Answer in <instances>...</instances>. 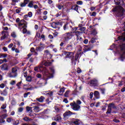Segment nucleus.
Listing matches in <instances>:
<instances>
[{"mask_svg":"<svg viewBox=\"0 0 125 125\" xmlns=\"http://www.w3.org/2000/svg\"><path fill=\"white\" fill-rule=\"evenodd\" d=\"M41 71V72H43V76L44 77H46L49 79H51L54 77L53 75L55 74V70L54 69V67H49V70L51 73L49 72V70L47 69L45 67L42 66V65H41L39 67H35L34 68L35 71L38 72V70Z\"/></svg>","mask_w":125,"mask_h":125,"instance_id":"f257e3e1","label":"nucleus"},{"mask_svg":"<svg viewBox=\"0 0 125 125\" xmlns=\"http://www.w3.org/2000/svg\"><path fill=\"white\" fill-rule=\"evenodd\" d=\"M27 22L25 21L24 20H21L19 22L18 28L20 29V30L22 29L23 34H26L27 33Z\"/></svg>","mask_w":125,"mask_h":125,"instance_id":"f03ea898","label":"nucleus"},{"mask_svg":"<svg viewBox=\"0 0 125 125\" xmlns=\"http://www.w3.org/2000/svg\"><path fill=\"white\" fill-rule=\"evenodd\" d=\"M112 12H116L119 16H123L125 13V9L123 7L117 6L112 9Z\"/></svg>","mask_w":125,"mask_h":125,"instance_id":"7ed1b4c3","label":"nucleus"},{"mask_svg":"<svg viewBox=\"0 0 125 125\" xmlns=\"http://www.w3.org/2000/svg\"><path fill=\"white\" fill-rule=\"evenodd\" d=\"M82 104V102L80 100H77L76 103L73 102V103H70V105L72 107V109L74 111H80L81 110V105Z\"/></svg>","mask_w":125,"mask_h":125,"instance_id":"20e7f679","label":"nucleus"},{"mask_svg":"<svg viewBox=\"0 0 125 125\" xmlns=\"http://www.w3.org/2000/svg\"><path fill=\"white\" fill-rule=\"evenodd\" d=\"M17 75V68L16 67H12V71L7 73V76L9 78H16Z\"/></svg>","mask_w":125,"mask_h":125,"instance_id":"39448f33","label":"nucleus"},{"mask_svg":"<svg viewBox=\"0 0 125 125\" xmlns=\"http://www.w3.org/2000/svg\"><path fill=\"white\" fill-rule=\"evenodd\" d=\"M72 37L73 35L72 34V32H67L63 35V40L65 42H67V41H69V40L72 39Z\"/></svg>","mask_w":125,"mask_h":125,"instance_id":"423d86ee","label":"nucleus"},{"mask_svg":"<svg viewBox=\"0 0 125 125\" xmlns=\"http://www.w3.org/2000/svg\"><path fill=\"white\" fill-rule=\"evenodd\" d=\"M89 85L92 86H98V85H99V83H98V81H97V79H94L90 81Z\"/></svg>","mask_w":125,"mask_h":125,"instance_id":"0eeeda50","label":"nucleus"},{"mask_svg":"<svg viewBox=\"0 0 125 125\" xmlns=\"http://www.w3.org/2000/svg\"><path fill=\"white\" fill-rule=\"evenodd\" d=\"M116 106L114 104H110L108 105V108L107 109V111L106 112V114H110L112 112V109H116Z\"/></svg>","mask_w":125,"mask_h":125,"instance_id":"6e6552de","label":"nucleus"},{"mask_svg":"<svg viewBox=\"0 0 125 125\" xmlns=\"http://www.w3.org/2000/svg\"><path fill=\"white\" fill-rule=\"evenodd\" d=\"M75 114H76V113H73V112H71L70 110L66 111L63 114V119L64 120H66V118H67V117H70V116H71V115H75Z\"/></svg>","mask_w":125,"mask_h":125,"instance_id":"1a4fd4ad","label":"nucleus"},{"mask_svg":"<svg viewBox=\"0 0 125 125\" xmlns=\"http://www.w3.org/2000/svg\"><path fill=\"white\" fill-rule=\"evenodd\" d=\"M41 65L42 66L44 65L46 67H49V66H51L52 65V62H50L49 61H43L41 63Z\"/></svg>","mask_w":125,"mask_h":125,"instance_id":"9d476101","label":"nucleus"},{"mask_svg":"<svg viewBox=\"0 0 125 125\" xmlns=\"http://www.w3.org/2000/svg\"><path fill=\"white\" fill-rule=\"evenodd\" d=\"M2 36L1 37V40H4L8 37V32L3 31L2 32Z\"/></svg>","mask_w":125,"mask_h":125,"instance_id":"9b49d317","label":"nucleus"},{"mask_svg":"<svg viewBox=\"0 0 125 125\" xmlns=\"http://www.w3.org/2000/svg\"><path fill=\"white\" fill-rule=\"evenodd\" d=\"M0 67L2 71H7L8 70V65L6 63L2 64Z\"/></svg>","mask_w":125,"mask_h":125,"instance_id":"f8f14e48","label":"nucleus"},{"mask_svg":"<svg viewBox=\"0 0 125 125\" xmlns=\"http://www.w3.org/2000/svg\"><path fill=\"white\" fill-rule=\"evenodd\" d=\"M30 0H24L23 3H21V7H25L28 3H29Z\"/></svg>","mask_w":125,"mask_h":125,"instance_id":"ddd939ff","label":"nucleus"},{"mask_svg":"<svg viewBox=\"0 0 125 125\" xmlns=\"http://www.w3.org/2000/svg\"><path fill=\"white\" fill-rule=\"evenodd\" d=\"M74 54H75V53H74V52H65V55H66V57H72V56H73L74 55Z\"/></svg>","mask_w":125,"mask_h":125,"instance_id":"4468645a","label":"nucleus"},{"mask_svg":"<svg viewBox=\"0 0 125 125\" xmlns=\"http://www.w3.org/2000/svg\"><path fill=\"white\" fill-rule=\"evenodd\" d=\"M74 34H75L77 38V41H79V37L80 36H82V35L83 34V32H81V31H76V32H73Z\"/></svg>","mask_w":125,"mask_h":125,"instance_id":"2eb2a0df","label":"nucleus"},{"mask_svg":"<svg viewBox=\"0 0 125 125\" xmlns=\"http://www.w3.org/2000/svg\"><path fill=\"white\" fill-rule=\"evenodd\" d=\"M66 49H67V50L72 51V50H73V45L70 44H67Z\"/></svg>","mask_w":125,"mask_h":125,"instance_id":"dca6fc26","label":"nucleus"},{"mask_svg":"<svg viewBox=\"0 0 125 125\" xmlns=\"http://www.w3.org/2000/svg\"><path fill=\"white\" fill-rule=\"evenodd\" d=\"M33 111H34V112H36V113H39V112H40V111L42 110L41 109V108H40V107L38 106H33Z\"/></svg>","mask_w":125,"mask_h":125,"instance_id":"f3484780","label":"nucleus"},{"mask_svg":"<svg viewBox=\"0 0 125 125\" xmlns=\"http://www.w3.org/2000/svg\"><path fill=\"white\" fill-rule=\"evenodd\" d=\"M79 6L78 5H74L71 7V9L73 10H75V11H77V12H79L78 9H79Z\"/></svg>","mask_w":125,"mask_h":125,"instance_id":"a211bd4d","label":"nucleus"},{"mask_svg":"<svg viewBox=\"0 0 125 125\" xmlns=\"http://www.w3.org/2000/svg\"><path fill=\"white\" fill-rule=\"evenodd\" d=\"M57 7H58V9L61 10V9H63V8H64V5H63V3L58 4L57 5Z\"/></svg>","mask_w":125,"mask_h":125,"instance_id":"6ab92c4d","label":"nucleus"},{"mask_svg":"<svg viewBox=\"0 0 125 125\" xmlns=\"http://www.w3.org/2000/svg\"><path fill=\"white\" fill-rule=\"evenodd\" d=\"M92 46H85L84 49V51L85 52L90 51V50H91V49H92Z\"/></svg>","mask_w":125,"mask_h":125,"instance_id":"aec40b11","label":"nucleus"},{"mask_svg":"<svg viewBox=\"0 0 125 125\" xmlns=\"http://www.w3.org/2000/svg\"><path fill=\"white\" fill-rule=\"evenodd\" d=\"M36 100L37 101H38V102L42 103V102H43V100H44V97L41 96L40 98H36Z\"/></svg>","mask_w":125,"mask_h":125,"instance_id":"412c9836","label":"nucleus"},{"mask_svg":"<svg viewBox=\"0 0 125 125\" xmlns=\"http://www.w3.org/2000/svg\"><path fill=\"white\" fill-rule=\"evenodd\" d=\"M64 91H65V88L64 87L60 89V90L58 92L59 95H62Z\"/></svg>","mask_w":125,"mask_h":125,"instance_id":"4be33fe9","label":"nucleus"},{"mask_svg":"<svg viewBox=\"0 0 125 125\" xmlns=\"http://www.w3.org/2000/svg\"><path fill=\"white\" fill-rule=\"evenodd\" d=\"M94 95L97 99L99 98V95H100V94H99V92L98 91H95L94 93Z\"/></svg>","mask_w":125,"mask_h":125,"instance_id":"5701e85b","label":"nucleus"},{"mask_svg":"<svg viewBox=\"0 0 125 125\" xmlns=\"http://www.w3.org/2000/svg\"><path fill=\"white\" fill-rule=\"evenodd\" d=\"M0 94L1 95H4V96L7 95V90H6V89H5L4 90H3V91H1Z\"/></svg>","mask_w":125,"mask_h":125,"instance_id":"b1692460","label":"nucleus"},{"mask_svg":"<svg viewBox=\"0 0 125 125\" xmlns=\"http://www.w3.org/2000/svg\"><path fill=\"white\" fill-rule=\"evenodd\" d=\"M55 120L57 122H60V121L62 120L61 116H60L59 115H57L55 118Z\"/></svg>","mask_w":125,"mask_h":125,"instance_id":"393cba45","label":"nucleus"},{"mask_svg":"<svg viewBox=\"0 0 125 125\" xmlns=\"http://www.w3.org/2000/svg\"><path fill=\"white\" fill-rule=\"evenodd\" d=\"M27 6H28V7H30V8H32L34 7V2H33V1H30L29 2Z\"/></svg>","mask_w":125,"mask_h":125,"instance_id":"a878e982","label":"nucleus"},{"mask_svg":"<svg viewBox=\"0 0 125 125\" xmlns=\"http://www.w3.org/2000/svg\"><path fill=\"white\" fill-rule=\"evenodd\" d=\"M122 50H125V44H123L122 46L121 47ZM122 57H125V52H124L122 55Z\"/></svg>","mask_w":125,"mask_h":125,"instance_id":"bb28decb","label":"nucleus"},{"mask_svg":"<svg viewBox=\"0 0 125 125\" xmlns=\"http://www.w3.org/2000/svg\"><path fill=\"white\" fill-rule=\"evenodd\" d=\"M80 120L75 119L74 121H73V123L74 124V125H79L80 124Z\"/></svg>","mask_w":125,"mask_h":125,"instance_id":"cd10ccee","label":"nucleus"},{"mask_svg":"<svg viewBox=\"0 0 125 125\" xmlns=\"http://www.w3.org/2000/svg\"><path fill=\"white\" fill-rule=\"evenodd\" d=\"M13 121H14V119L11 117L7 118L6 119V122L7 123H13Z\"/></svg>","mask_w":125,"mask_h":125,"instance_id":"c85d7f7f","label":"nucleus"},{"mask_svg":"<svg viewBox=\"0 0 125 125\" xmlns=\"http://www.w3.org/2000/svg\"><path fill=\"white\" fill-rule=\"evenodd\" d=\"M13 125H18L19 124V120H14L12 122Z\"/></svg>","mask_w":125,"mask_h":125,"instance_id":"c756f323","label":"nucleus"},{"mask_svg":"<svg viewBox=\"0 0 125 125\" xmlns=\"http://www.w3.org/2000/svg\"><path fill=\"white\" fill-rule=\"evenodd\" d=\"M122 1V0H114L115 3L117 5H119V4H120L121 2Z\"/></svg>","mask_w":125,"mask_h":125,"instance_id":"7c9ffc66","label":"nucleus"},{"mask_svg":"<svg viewBox=\"0 0 125 125\" xmlns=\"http://www.w3.org/2000/svg\"><path fill=\"white\" fill-rule=\"evenodd\" d=\"M7 56V54H0V58H5Z\"/></svg>","mask_w":125,"mask_h":125,"instance_id":"2f4dec72","label":"nucleus"},{"mask_svg":"<svg viewBox=\"0 0 125 125\" xmlns=\"http://www.w3.org/2000/svg\"><path fill=\"white\" fill-rule=\"evenodd\" d=\"M54 109L56 112V113H59L60 112V109H59V107L57 106H55Z\"/></svg>","mask_w":125,"mask_h":125,"instance_id":"473e14b6","label":"nucleus"},{"mask_svg":"<svg viewBox=\"0 0 125 125\" xmlns=\"http://www.w3.org/2000/svg\"><path fill=\"white\" fill-rule=\"evenodd\" d=\"M51 27H52V28H54V29H56V28H58L57 25H56V22H52L51 24Z\"/></svg>","mask_w":125,"mask_h":125,"instance_id":"72a5a7b5","label":"nucleus"},{"mask_svg":"<svg viewBox=\"0 0 125 125\" xmlns=\"http://www.w3.org/2000/svg\"><path fill=\"white\" fill-rule=\"evenodd\" d=\"M6 108V104H3L1 105V106L0 107L1 109H4Z\"/></svg>","mask_w":125,"mask_h":125,"instance_id":"f704fd0d","label":"nucleus"},{"mask_svg":"<svg viewBox=\"0 0 125 125\" xmlns=\"http://www.w3.org/2000/svg\"><path fill=\"white\" fill-rule=\"evenodd\" d=\"M44 54L45 55H46V56L47 55L50 56V52H49V51H48V50H46L44 51Z\"/></svg>","mask_w":125,"mask_h":125,"instance_id":"c9c22d12","label":"nucleus"},{"mask_svg":"<svg viewBox=\"0 0 125 125\" xmlns=\"http://www.w3.org/2000/svg\"><path fill=\"white\" fill-rule=\"evenodd\" d=\"M92 35H96L97 34V31H96V29H93L92 30V32H91Z\"/></svg>","mask_w":125,"mask_h":125,"instance_id":"e433bc0d","label":"nucleus"},{"mask_svg":"<svg viewBox=\"0 0 125 125\" xmlns=\"http://www.w3.org/2000/svg\"><path fill=\"white\" fill-rule=\"evenodd\" d=\"M69 93H70V91L69 90L66 91L64 93L65 97H68V96H69Z\"/></svg>","mask_w":125,"mask_h":125,"instance_id":"4c0bfd02","label":"nucleus"},{"mask_svg":"<svg viewBox=\"0 0 125 125\" xmlns=\"http://www.w3.org/2000/svg\"><path fill=\"white\" fill-rule=\"evenodd\" d=\"M118 40H120L121 41H125V36H120L118 37Z\"/></svg>","mask_w":125,"mask_h":125,"instance_id":"58836bf2","label":"nucleus"},{"mask_svg":"<svg viewBox=\"0 0 125 125\" xmlns=\"http://www.w3.org/2000/svg\"><path fill=\"white\" fill-rule=\"evenodd\" d=\"M43 49L42 48L41 46H39L36 47V50H37V51H41Z\"/></svg>","mask_w":125,"mask_h":125,"instance_id":"ea45409f","label":"nucleus"},{"mask_svg":"<svg viewBox=\"0 0 125 125\" xmlns=\"http://www.w3.org/2000/svg\"><path fill=\"white\" fill-rule=\"evenodd\" d=\"M27 82H31L32 81V78L30 76H28L26 77V79Z\"/></svg>","mask_w":125,"mask_h":125,"instance_id":"a19ab883","label":"nucleus"},{"mask_svg":"<svg viewBox=\"0 0 125 125\" xmlns=\"http://www.w3.org/2000/svg\"><path fill=\"white\" fill-rule=\"evenodd\" d=\"M11 37H12V38H14L15 39V38H16V33L13 32L11 33Z\"/></svg>","mask_w":125,"mask_h":125,"instance_id":"79ce46f5","label":"nucleus"},{"mask_svg":"<svg viewBox=\"0 0 125 125\" xmlns=\"http://www.w3.org/2000/svg\"><path fill=\"white\" fill-rule=\"evenodd\" d=\"M69 27L68 26V24H64V25L63 26V30H67V29H68Z\"/></svg>","mask_w":125,"mask_h":125,"instance_id":"37998d69","label":"nucleus"},{"mask_svg":"<svg viewBox=\"0 0 125 125\" xmlns=\"http://www.w3.org/2000/svg\"><path fill=\"white\" fill-rule=\"evenodd\" d=\"M100 90L103 94H105V91H106V89L105 88H101Z\"/></svg>","mask_w":125,"mask_h":125,"instance_id":"c03bdc74","label":"nucleus"},{"mask_svg":"<svg viewBox=\"0 0 125 125\" xmlns=\"http://www.w3.org/2000/svg\"><path fill=\"white\" fill-rule=\"evenodd\" d=\"M79 31H81V32H84L85 31V27H81L79 29Z\"/></svg>","mask_w":125,"mask_h":125,"instance_id":"a18cd8bd","label":"nucleus"},{"mask_svg":"<svg viewBox=\"0 0 125 125\" xmlns=\"http://www.w3.org/2000/svg\"><path fill=\"white\" fill-rule=\"evenodd\" d=\"M29 16H28V15H25L23 16V19H25V20H29Z\"/></svg>","mask_w":125,"mask_h":125,"instance_id":"49530a36","label":"nucleus"},{"mask_svg":"<svg viewBox=\"0 0 125 125\" xmlns=\"http://www.w3.org/2000/svg\"><path fill=\"white\" fill-rule=\"evenodd\" d=\"M76 3L79 5H82V4H83V2L81 0H79L77 1Z\"/></svg>","mask_w":125,"mask_h":125,"instance_id":"de8ad7c7","label":"nucleus"},{"mask_svg":"<svg viewBox=\"0 0 125 125\" xmlns=\"http://www.w3.org/2000/svg\"><path fill=\"white\" fill-rule=\"evenodd\" d=\"M27 15H28V17L31 18V17H32V16H33V13H32V12H28Z\"/></svg>","mask_w":125,"mask_h":125,"instance_id":"09e8293b","label":"nucleus"},{"mask_svg":"<svg viewBox=\"0 0 125 125\" xmlns=\"http://www.w3.org/2000/svg\"><path fill=\"white\" fill-rule=\"evenodd\" d=\"M23 107H20L18 108V112L20 113H21V112H23Z\"/></svg>","mask_w":125,"mask_h":125,"instance_id":"8fccbe9b","label":"nucleus"},{"mask_svg":"<svg viewBox=\"0 0 125 125\" xmlns=\"http://www.w3.org/2000/svg\"><path fill=\"white\" fill-rule=\"evenodd\" d=\"M31 110H32V107H30L29 106L26 107V111H27V112H30V111H31Z\"/></svg>","mask_w":125,"mask_h":125,"instance_id":"3c124183","label":"nucleus"},{"mask_svg":"<svg viewBox=\"0 0 125 125\" xmlns=\"http://www.w3.org/2000/svg\"><path fill=\"white\" fill-rule=\"evenodd\" d=\"M16 83V82L15 81H12L10 82V84H11L12 85H13L15 84Z\"/></svg>","mask_w":125,"mask_h":125,"instance_id":"603ef678","label":"nucleus"},{"mask_svg":"<svg viewBox=\"0 0 125 125\" xmlns=\"http://www.w3.org/2000/svg\"><path fill=\"white\" fill-rule=\"evenodd\" d=\"M78 74H80L81 73H82V69H81V68H77V71Z\"/></svg>","mask_w":125,"mask_h":125,"instance_id":"864d4df0","label":"nucleus"},{"mask_svg":"<svg viewBox=\"0 0 125 125\" xmlns=\"http://www.w3.org/2000/svg\"><path fill=\"white\" fill-rule=\"evenodd\" d=\"M29 94H30V92H27V93H26L24 94V97L25 98H26V97H28V95H29Z\"/></svg>","mask_w":125,"mask_h":125,"instance_id":"5fc2aeb1","label":"nucleus"},{"mask_svg":"<svg viewBox=\"0 0 125 125\" xmlns=\"http://www.w3.org/2000/svg\"><path fill=\"white\" fill-rule=\"evenodd\" d=\"M46 57L48 59H50L51 58H52V55H51V54H50V56L47 55Z\"/></svg>","mask_w":125,"mask_h":125,"instance_id":"6e6d98bb","label":"nucleus"},{"mask_svg":"<svg viewBox=\"0 0 125 125\" xmlns=\"http://www.w3.org/2000/svg\"><path fill=\"white\" fill-rule=\"evenodd\" d=\"M4 86H5V85L3 83H1L0 84V88H4Z\"/></svg>","mask_w":125,"mask_h":125,"instance_id":"4d7b16f0","label":"nucleus"},{"mask_svg":"<svg viewBox=\"0 0 125 125\" xmlns=\"http://www.w3.org/2000/svg\"><path fill=\"white\" fill-rule=\"evenodd\" d=\"M53 35L54 37H57V36H58V32L57 31H55L54 33H53Z\"/></svg>","mask_w":125,"mask_h":125,"instance_id":"13d9d810","label":"nucleus"},{"mask_svg":"<svg viewBox=\"0 0 125 125\" xmlns=\"http://www.w3.org/2000/svg\"><path fill=\"white\" fill-rule=\"evenodd\" d=\"M89 95H90V99H92V97H93V92L90 93Z\"/></svg>","mask_w":125,"mask_h":125,"instance_id":"bf43d9fd","label":"nucleus"},{"mask_svg":"<svg viewBox=\"0 0 125 125\" xmlns=\"http://www.w3.org/2000/svg\"><path fill=\"white\" fill-rule=\"evenodd\" d=\"M36 37V38H40L41 37V34H40V33H37Z\"/></svg>","mask_w":125,"mask_h":125,"instance_id":"052dcab7","label":"nucleus"},{"mask_svg":"<svg viewBox=\"0 0 125 125\" xmlns=\"http://www.w3.org/2000/svg\"><path fill=\"white\" fill-rule=\"evenodd\" d=\"M79 56H80L79 54H76V55H75V60H78V59H79Z\"/></svg>","mask_w":125,"mask_h":125,"instance_id":"680f3d73","label":"nucleus"},{"mask_svg":"<svg viewBox=\"0 0 125 125\" xmlns=\"http://www.w3.org/2000/svg\"><path fill=\"white\" fill-rule=\"evenodd\" d=\"M91 16H94V17L96 16V12H92L91 15Z\"/></svg>","mask_w":125,"mask_h":125,"instance_id":"e2e57ef3","label":"nucleus"},{"mask_svg":"<svg viewBox=\"0 0 125 125\" xmlns=\"http://www.w3.org/2000/svg\"><path fill=\"white\" fill-rule=\"evenodd\" d=\"M39 46H41V47L43 49V48H44V44H43L42 43H41Z\"/></svg>","mask_w":125,"mask_h":125,"instance_id":"0e129e2a","label":"nucleus"},{"mask_svg":"<svg viewBox=\"0 0 125 125\" xmlns=\"http://www.w3.org/2000/svg\"><path fill=\"white\" fill-rule=\"evenodd\" d=\"M37 13H39L40 15H41V14H42V10L41 9H38L37 10Z\"/></svg>","mask_w":125,"mask_h":125,"instance_id":"69168bd1","label":"nucleus"},{"mask_svg":"<svg viewBox=\"0 0 125 125\" xmlns=\"http://www.w3.org/2000/svg\"><path fill=\"white\" fill-rule=\"evenodd\" d=\"M31 52H35V48L32 47L30 49Z\"/></svg>","mask_w":125,"mask_h":125,"instance_id":"338daca9","label":"nucleus"},{"mask_svg":"<svg viewBox=\"0 0 125 125\" xmlns=\"http://www.w3.org/2000/svg\"><path fill=\"white\" fill-rule=\"evenodd\" d=\"M49 39H53V36H52L51 34H49L48 35Z\"/></svg>","mask_w":125,"mask_h":125,"instance_id":"774afa93","label":"nucleus"}]
</instances>
